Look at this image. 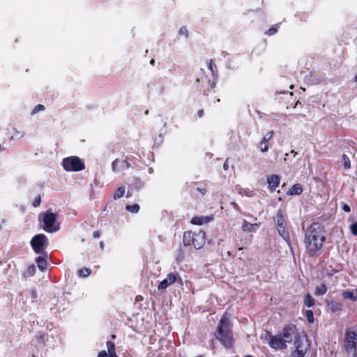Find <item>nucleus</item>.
<instances>
[{
	"instance_id": "obj_5",
	"label": "nucleus",
	"mask_w": 357,
	"mask_h": 357,
	"mask_svg": "<svg viewBox=\"0 0 357 357\" xmlns=\"http://www.w3.org/2000/svg\"><path fill=\"white\" fill-rule=\"evenodd\" d=\"M62 166L67 172H79L85 169L84 162L77 156H70L63 158Z\"/></svg>"
},
{
	"instance_id": "obj_7",
	"label": "nucleus",
	"mask_w": 357,
	"mask_h": 357,
	"mask_svg": "<svg viewBox=\"0 0 357 357\" xmlns=\"http://www.w3.org/2000/svg\"><path fill=\"white\" fill-rule=\"evenodd\" d=\"M48 240L45 234L34 236L31 241L32 249L36 254H43L47 247Z\"/></svg>"
},
{
	"instance_id": "obj_47",
	"label": "nucleus",
	"mask_w": 357,
	"mask_h": 357,
	"mask_svg": "<svg viewBox=\"0 0 357 357\" xmlns=\"http://www.w3.org/2000/svg\"><path fill=\"white\" fill-rule=\"evenodd\" d=\"M142 298H142V296H137V297H136V301H142Z\"/></svg>"
},
{
	"instance_id": "obj_25",
	"label": "nucleus",
	"mask_w": 357,
	"mask_h": 357,
	"mask_svg": "<svg viewBox=\"0 0 357 357\" xmlns=\"http://www.w3.org/2000/svg\"><path fill=\"white\" fill-rule=\"evenodd\" d=\"M343 161V166L345 169H348L351 167V161L349 158L346 154H342V156Z\"/></svg>"
},
{
	"instance_id": "obj_55",
	"label": "nucleus",
	"mask_w": 357,
	"mask_h": 357,
	"mask_svg": "<svg viewBox=\"0 0 357 357\" xmlns=\"http://www.w3.org/2000/svg\"><path fill=\"white\" fill-rule=\"evenodd\" d=\"M112 338H115V337H116L115 335H112Z\"/></svg>"
},
{
	"instance_id": "obj_3",
	"label": "nucleus",
	"mask_w": 357,
	"mask_h": 357,
	"mask_svg": "<svg viewBox=\"0 0 357 357\" xmlns=\"http://www.w3.org/2000/svg\"><path fill=\"white\" fill-rule=\"evenodd\" d=\"M205 238L206 234L202 230L187 231L183 234V243L184 246L192 245L196 250H199L205 244Z\"/></svg>"
},
{
	"instance_id": "obj_52",
	"label": "nucleus",
	"mask_w": 357,
	"mask_h": 357,
	"mask_svg": "<svg viewBox=\"0 0 357 357\" xmlns=\"http://www.w3.org/2000/svg\"><path fill=\"white\" fill-rule=\"evenodd\" d=\"M154 63H155L154 59H151V63L152 65H153V64H154Z\"/></svg>"
},
{
	"instance_id": "obj_54",
	"label": "nucleus",
	"mask_w": 357,
	"mask_h": 357,
	"mask_svg": "<svg viewBox=\"0 0 357 357\" xmlns=\"http://www.w3.org/2000/svg\"><path fill=\"white\" fill-rule=\"evenodd\" d=\"M298 104H301L299 101H297L296 103V105H297Z\"/></svg>"
},
{
	"instance_id": "obj_21",
	"label": "nucleus",
	"mask_w": 357,
	"mask_h": 357,
	"mask_svg": "<svg viewBox=\"0 0 357 357\" xmlns=\"http://www.w3.org/2000/svg\"><path fill=\"white\" fill-rule=\"evenodd\" d=\"M126 210L132 213H137L139 211V205L137 204H134L132 205L127 204L126 205Z\"/></svg>"
},
{
	"instance_id": "obj_14",
	"label": "nucleus",
	"mask_w": 357,
	"mask_h": 357,
	"mask_svg": "<svg viewBox=\"0 0 357 357\" xmlns=\"http://www.w3.org/2000/svg\"><path fill=\"white\" fill-rule=\"evenodd\" d=\"M280 182V177L276 174H272L267 177V183L268 184V188L271 191L275 190V188L279 185Z\"/></svg>"
},
{
	"instance_id": "obj_56",
	"label": "nucleus",
	"mask_w": 357,
	"mask_h": 357,
	"mask_svg": "<svg viewBox=\"0 0 357 357\" xmlns=\"http://www.w3.org/2000/svg\"><path fill=\"white\" fill-rule=\"evenodd\" d=\"M356 294H357V287H356Z\"/></svg>"
},
{
	"instance_id": "obj_44",
	"label": "nucleus",
	"mask_w": 357,
	"mask_h": 357,
	"mask_svg": "<svg viewBox=\"0 0 357 357\" xmlns=\"http://www.w3.org/2000/svg\"><path fill=\"white\" fill-rule=\"evenodd\" d=\"M135 185H137L136 188H140L142 185H143V183L140 181L139 178H135Z\"/></svg>"
},
{
	"instance_id": "obj_8",
	"label": "nucleus",
	"mask_w": 357,
	"mask_h": 357,
	"mask_svg": "<svg viewBox=\"0 0 357 357\" xmlns=\"http://www.w3.org/2000/svg\"><path fill=\"white\" fill-rule=\"evenodd\" d=\"M275 222L280 235L285 241H288L289 239V234L288 230L287 229V222L284 218V211L282 209H279L277 211Z\"/></svg>"
},
{
	"instance_id": "obj_19",
	"label": "nucleus",
	"mask_w": 357,
	"mask_h": 357,
	"mask_svg": "<svg viewBox=\"0 0 357 357\" xmlns=\"http://www.w3.org/2000/svg\"><path fill=\"white\" fill-rule=\"evenodd\" d=\"M107 347L108 353L109 354V357H118L116 354L115 344L113 342L107 341Z\"/></svg>"
},
{
	"instance_id": "obj_17",
	"label": "nucleus",
	"mask_w": 357,
	"mask_h": 357,
	"mask_svg": "<svg viewBox=\"0 0 357 357\" xmlns=\"http://www.w3.org/2000/svg\"><path fill=\"white\" fill-rule=\"evenodd\" d=\"M341 295L344 299H349L352 301H357V294L354 295V292L351 290L343 291Z\"/></svg>"
},
{
	"instance_id": "obj_16",
	"label": "nucleus",
	"mask_w": 357,
	"mask_h": 357,
	"mask_svg": "<svg viewBox=\"0 0 357 357\" xmlns=\"http://www.w3.org/2000/svg\"><path fill=\"white\" fill-rule=\"evenodd\" d=\"M303 189L302 185L296 183L293 185L288 191L289 195H300L303 193Z\"/></svg>"
},
{
	"instance_id": "obj_34",
	"label": "nucleus",
	"mask_w": 357,
	"mask_h": 357,
	"mask_svg": "<svg viewBox=\"0 0 357 357\" xmlns=\"http://www.w3.org/2000/svg\"><path fill=\"white\" fill-rule=\"evenodd\" d=\"M45 107L43 105H41V104H38L32 110V112L31 114H34L40 111H43L45 110Z\"/></svg>"
},
{
	"instance_id": "obj_31",
	"label": "nucleus",
	"mask_w": 357,
	"mask_h": 357,
	"mask_svg": "<svg viewBox=\"0 0 357 357\" xmlns=\"http://www.w3.org/2000/svg\"><path fill=\"white\" fill-rule=\"evenodd\" d=\"M38 343L41 346H45V333H40L36 336Z\"/></svg>"
},
{
	"instance_id": "obj_36",
	"label": "nucleus",
	"mask_w": 357,
	"mask_h": 357,
	"mask_svg": "<svg viewBox=\"0 0 357 357\" xmlns=\"http://www.w3.org/2000/svg\"><path fill=\"white\" fill-rule=\"evenodd\" d=\"M119 162V160L118 158L115 159L112 163V169L113 170V172H116L119 169V168L118 167V163Z\"/></svg>"
},
{
	"instance_id": "obj_33",
	"label": "nucleus",
	"mask_w": 357,
	"mask_h": 357,
	"mask_svg": "<svg viewBox=\"0 0 357 357\" xmlns=\"http://www.w3.org/2000/svg\"><path fill=\"white\" fill-rule=\"evenodd\" d=\"M304 354L302 351H299V349L293 351L289 357H304Z\"/></svg>"
},
{
	"instance_id": "obj_22",
	"label": "nucleus",
	"mask_w": 357,
	"mask_h": 357,
	"mask_svg": "<svg viewBox=\"0 0 357 357\" xmlns=\"http://www.w3.org/2000/svg\"><path fill=\"white\" fill-rule=\"evenodd\" d=\"M125 195V189L123 187H119L117 188L113 195L114 199H118L123 197Z\"/></svg>"
},
{
	"instance_id": "obj_32",
	"label": "nucleus",
	"mask_w": 357,
	"mask_h": 357,
	"mask_svg": "<svg viewBox=\"0 0 357 357\" xmlns=\"http://www.w3.org/2000/svg\"><path fill=\"white\" fill-rule=\"evenodd\" d=\"M191 223L196 225H201L204 223L203 218L194 217L191 220Z\"/></svg>"
},
{
	"instance_id": "obj_29",
	"label": "nucleus",
	"mask_w": 357,
	"mask_h": 357,
	"mask_svg": "<svg viewBox=\"0 0 357 357\" xmlns=\"http://www.w3.org/2000/svg\"><path fill=\"white\" fill-rule=\"evenodd\" d=\"M274 135L273 131H269L266 133V135L263 137L261 142V145L263 144H266V142L268 143L269 140L273 137Z\"/></svg>"
},
{
	"instance_id": "obj_49",
	"label": "nucleus",
	"mask_w": 357,
	"mask_h": 357,
	"mask_svg": "<svg viewBox=\"0 0 357 357\" xmlns=\"http://www.w3.org/2000/svg\"><path fill=\"white\" fill-rule=\"evenodd\" d=\"M197 190H199V188H197ZM200 191L202 192V194H205V192H206V190L205 189L200 190Z\"/></svg>"
},
{
	"instance_id": "obj_2",
	"label": "nucleus",
	"mask_w": 357,
	"mask_h": 357,
	"mask_svg": "<svg viewBox=\"0 0 357 357\" xmlns=\"http://www.w3.org/2000/svg\"><path fill=\"white\" fill-rule=\"evenodd\" d=\"M214 336L225 349H230L234 347L235 340L232 325L226 317V313L220 319Z\"/></svg>"
},
{
	"instance_id": "obj_12",
	"label": "nucleus",
	"mask_w": 357,
	"mask_h": 357,
	"mask_svg": "<svg viewBox=\"0 0 357 357\" xmlns=\"http://www.w3.org/2000/svg\"><path fill=\"white\" fill-rule=\"evenodd\" d=\"M295 350L299 349V351H302L304 354L310 349V344L308 342L307 337L301 336L297 337L294 342Z\"/></svg>"
},
{
	"instance_id": "obj_38",
	"label": "nucleus",
	"mask_w": 357,
	"mask_h": 357,
	"mask_svg": "<svg viewBox=\"0 0 357 357\" xmlns=\"http://www.w3.org/2000/svg\"><path fill=\"white\" fill-rule=\"evenodd\" d=\"M131 167V165L130 163L126 160H123L122 162H121V168L122 169H129L130 167Z\"/></svg>"
},
{
	"instance_id": "obj_18",
	"label": "nucleus",
	"mask_w": 357,
	"mask_h": 357,
	"mask_svg": "<svg viewBox=\"0 0 357 357\" xmlns=\"http://www.w3.org/2000/svg\"><path fill=\"white\" fill-rule=\"evenodd\" d=\"M328 291V288L326 285L324 283L321 284L319 286H317L314 289V294L316 296H323Z\"/></svg>"
},
{
	"instance_id": "obj_28",
	"label": "nucleus",
	"mask_w": 357,
	"mask_h": 357,
	"mask_svg": "<svg viewBox=\"0 0 357 357\" xmlns=\"http://www.w3.org/2000/svg\"><path fill=\"white\" fill-rule=\"evenodd\" d=\"M208 68L211 71L213 76L217 75V66L213 60H210L208 63Z\"/></svg>"
},
{
	"instance_id": "obj_20",
	"label": "nucleus",
	"mask_w": 357,
	"mask_h": 357,
	"mask_svg": "<svg viewBox=\"0 0 357 357\" xmlns=\"http://www.w3.org/2000/svg\"><path fill=\"white\" fill-rule=\"evenodd\" d=\"M314 304H315V301L312 298V296L309 293L305 294V296L304 297V305L305 306H307V307H310L314 306Z\"/></svg>"
},
{
	"instance_id": "obj_40",
	"label": "nucleus",
	"mask_w": 357,
	"mask_h": 357,
	"mask_svg": "<svg viewBox=\"0 0 357 357\" xmlns=\"http://www.w3.org/2000/svg\"><path fill=\"white\" fill-rule=\"evenodd\" d=\"M41 203V198H40V196L38 195L33 201V207H38L40 206Z\"/></svg>"
},
{
	"instance_id": "obj_43",
	"label": "nucleus",
	"mask_w": 357,
	"mask_h": 357,
	"mask_svg": "<svg viewBox=\"0 0 357 357\" xmlns=\"http://www.w3.org/2000/svg\"><path fill=\"white\" fill-rule=\"evenodd\" d=\"M342 209L344 211L347 212V213H349L351 211V208L349 205L344 204L342 206Z\"/></svg>"
},
{
	"instance_id": "obj_42",
	"label": "nucleus",
	"mask_w": 357,
	"mask_h": 357,
	"mask_svg": "<svg viewBox=\"0 0 357 357\" xmlns=\"http://www.w3.org/2000/svg\"><path fill=\"white\" fill-rule=\"evenodd\" d=\"M35 270H36V268H35V266L34 265H31L28 267V272L30 273V275H33L34 273H35Z\"/></svg>"
},
{
	"instance_id": "obj_39",
	"label": "nucleus",
	"mask_w": 357,
	"mask_h": 357,
	"mask_svg": "<svg viewBox=\"0 0 357 357\" xmlns=\"http://www.w3.org/2000/svg\"><path fill=\"white\" fill-rule=\"evenodd\" d=\"M179 34L180 35H183L185 36L186 38L188 36V31L186 28V26H182L181 27L180 30H179Z\"/></svg>"
},
{
	"instance_id": "obj_1",
	"label": "nucleus",
	"mask_w": 357,
	"mask_h": 357,
	"mask_svg": "<svg viewBox=\"0 0 357 357\" xmlns=\"http://www.w3.org/2000/svg\"><path fill=\"white\" fill-rule=\"evenodd\" d=\"M325 241L326 230L321 223L314 222L304 230L303 243L307 257H319Z\"/></svg>"
},
{
	"instance_id": "obj_45",
	"label": "nucleus",
	"mask_w": 357,
	"mask_h": 357,
	"mask_svg": "<svg viewBox=\"0 0 357 357\" xmlns=\"http://www.w3.org/2000/svg\"><path fill=\"white\" fill-rule=\"evenodd\" d=\"M100 232L99 231H93V237L94 238H99V237H100Z\"/></svg>"
},
{
	"instance_id": "obj_4",
	"label": "nucleus",
	"mask_w": 357,
	"mask_h": 357,
	"mask_svg": "<svg viewBox=\"0 0 357 357\" xmlns=\"http://www.w3.org/2000/svg\"><path fill=\"white\" fill-rule=\"evenodd\" d=\"M57 215L51 210H47L39 215V220L43 223V229L49 233L57 231L59 227L54 226Z\"/></svg>"
},
{
	"instance_id": "obj_50",
	"label": "nucleus",
	"mask_w": 357,
	"mask_h": 357,
	"mask_svg": "<svg viewBox=\"0 0 357 357\" xmlns=\"http://www.w3.org/2000/svg\"><path fill=\"white\" fill-rule=\"evenodd\" d=\"M291 153H294V156L297 154V153H296L295 151H294V150H292V151H291Z\"/></svg>"
},
{
	"instance_id": "obj_27",
	"label": "nucleus",
	"mask_w": 357,
	"mask_h": 357,
	"mask_svg": "<svg viewBox=\"0 0 357 357\" xmlns=\"http://www.w3.org/2000/svg\"><path fill=\"white\" fill-rule=\"evenodd\" d=\"M279 28V24H275L274 26H272L271 28H269L266 32L265 34L271 36L274 34H275L278 32Z\"/></svg>"
},
{
	"instance_id": "obj_53",
	"label": "nucleus",
	"mask_w": 357,
	"mask_h": 357,
	"mask_svg": "<svg viewBox=\"0 0 357 357\" xmlns=\"http://www.w3.org/2000/svg\"><path fill=\"white\" fill-rule=\"evenodd\" d=\"M224 169H227V165H226L225 163V165H224Z\"/></svg>"
},
{
	"instance_id": "obj_23",
	"label": "nucleus",
	"mask_w": 357,
	"mask_h": 357,
	"mask_svg": "<svg viewBox=\"0 0 357 357\" xmlns=\"http://www.w3.org/2000/svg\"><path fill=\"white\" fill-rule=\"evenodd\" d=\"M255 225L248 222L247 220H244L242 225V229L244 231L250 232L252 231L253 227Z\"/></svg>"
},
{
	"instance_id": "obj_9",
	"label": "nucleus",
	"mask_w": 357,
	"mask_h": 357,
	"mask_svg": "<svg viewBox=\"0 0 357 357\" xmlns=\"http://www.w3.org/2000/svg\"><path fill=\"white\" fill-rule=\"evenodd\" d=\"M286 343H291L293 340H296L297 337L301 335L298 333V328L295 324L286 325L283 330L282 334L281 335Z\"/></svg>"
},
{
	"instance_id": "obj_10",
	"label": "nucleus",
	"mask_w": 357,
	"mask_h": 357,
	"mask_svg": "<svg viewBox=\"0 0 357 357\" xmlns=\"http://www.w3.org/2000/svg\"><path fill=\"white\" fill-rule=\"evenodd\" d=\"M178 282L183 283L182 278L178 272L168 273L167 278L161 281L158 285V290H165L172 284Z\"/></svg>"
},
{
	"instance_id": "obj_35",
	"label": "nucleus",
	"mask_w": 357,
	"mask_h": 357,
	"mask_svg": "<svg viewBox=\"0 0 357 357\" xmlns=\"http://www.w3.org/2000/svg\"><path fill=\"white\" fill-rule=\"evenodd\" d=\"M350 230L353 235L357 236V221L351 225Z\"/></svg>"
},
{
	"instance_id": "obj_13",
	"label": "nucleus",
	"mask_w": 357,
	"mask_h": 357,
	"mask_svg": "<svg viewBox=\"0 0 357 357\" xmlns=\"http://www.w3.org/2000/svg\"><path fill=\"white\" fill-rule=\"evenodd\" d=\"M326 303L332 313L339 312L343 310V305L339 301L333 299L326 300Z\"/></svg>"
},
{
	"instance_id": "obj_11",
	"label": "nucleus",
	"mask_w": 357,
	"mask_h": 357,
	"mask_svg": "<svg viewBox=\"0 0 357 357\" xmlns=\"http://www.w3.org/2000/svg\"><path fill=\"white\" fill-rule=\"evenodd\" d=\"M267 335L269 337L268 344L272 349L275 350L287 349V343L280 334L273 335L271 333L268 332Z\"/></svg>"
},
{
	"instance_id": "obj_41",
	"label": "nucleus",
	"mask_w": 357,
	"mask_h": 357,
	"mask_svg": "<svg viewBox=\"0 0 357 357\" xmlns=\"http://www.w3.org/2000/svg\"><path fill=\"white\" fill-rule=\"evenodd\" d=\"M97 357H109V354H107L105 351L102 350L98 353Z\"/></svg>"
},
{
	"instance_id": "obj_15",
	"label": "nucleus",
	"mask_w": 357,
	"mask_h": 357,
	"mask_svg": "<svg viewBox=\"0 0 357 357\" xmlns=\"http://www.w3.org/2000/svg\"><path fill=\"white\" fill-rule=\"evenodd\" d=\"M43 256H39L36 258V262L37 264L38 268L41 271H44L47 268V255L46 252L43 253Z\"/></svg>"
},
{
	"instance_id": "obj_6",
	"label": "nucleus",
	"mask_w": 357,
	"mask_h": 357,
	"mask_svg": "<svg viewBox=\"0 0 357 357\" xmlns=\"http://www.w3.org/2000/svg\"><path fill=\"white\" fill-rule=\"evenodd\" d=\"M357 333L353 331H347L344 336V348L348 355L357 357L356 351Z\"/></svg>"
},
{
	"instance_id": "obj_46",
	"label": "nucleus",
	"mask_w": 357,
	"mask_h": 357,
	"mask_svg": "<svg viewBox=\"0 0 357 357\" xmlns=\"http://www.w3.org/2000/svg\"><path fill=\"white\" fill-rule=\"evenodd\" d=\"M204 109H199L198 112H197V116L199 117V118H202L204 115Z\"/></svg>"
},
{
	"instance_id": "obj_24",
	"label": "nucleus",
	"mask_w": 357,
	"mask_h": 357,
	"mask_svg": "<svg viewBox=\"0 0 357 357\" xmlns=\"http://www.w3.org/2000/svg\"><path fill=\"white\" fill-rule=\"evenodd\" d=\"M91 273V269L88 268H82L78 271V275L82 278H86Z\"/></svg>"
},
{
	"instance_id": "obj_51",
	"label": "nucleus",
	"mask_w": 357,
	"mask_h": 357,
	"mask_svg": "<svg viewBox=\"0 0 357 357\" xmlns=\"http://www.w3.org/2000/svg\"><path fill=\"white\" fill-rule=\"evenodd\" d=\"M354 82H357V74L354 77Z\"/></svg>"
},
{
	"instance_id": "obj_48",
	"label": "nucleus",
	"mask_w": 357,
	"mask_h": 357,
	"mask_svg": "<svg viewBox=\"0 0 357 357\" xmlns=\"http://www.w3.org/2000/svg\"><path fill=\"white\" fill-rule=\"evenodd\" d=\"M104 245H104V243H103L102 241H101V242L100 243V248H101L102 250H103V249H104Z\"/></svg>"
},
{
	"instance_id": "obj_26",
	"label": "nucleus",
	"mask_w": 357,
	"mask_h": 357,
	"mask_svg": "<svg viewBox=\"0 0 357 357\" xmlns=\"http://www.w3.org/2000/svg\"><path fill=\"white\" fill-rule=\"evenodd\" d=\"M184 257H185L184 250H183V248L180 245V247H179V248L178 250L177 254L176 255V260L178 262L182 261L183 260V259H184Z\"/></svg>"
},
{
	"instance_id": "obj_37",
	"label": "nucleus",
	"mask_w": 357,
	"mask_h": 357,
	"mask_svg": "<svg viewBox=\"0 0 357 357\" xmlns=\"http://www.w3.org/2000/svg\"><path fill=\"white\" fill-rule=\"evenodd\" d=\"M259 147L262 152H266L268 151L269 148L268 143L266 142V144H263V145H261V142H260Z\"/></svg>"
},
{
	"instance_id": "obj_30",
	"label": "nucleus",
	"mask_w": 357,
	"mask_h": 357,
	"mask_svg": "<svg viewBox=\"0 0 357 357\" xmlns=\"http://www.w3.org/2000/svg\"><path fill=\"white\" fill-rule=\"evenodd\" d=\"M305 317L309 323L314 322V314H313L312 310H306L305 311Z\"/></svg>"
}]
</instances>
